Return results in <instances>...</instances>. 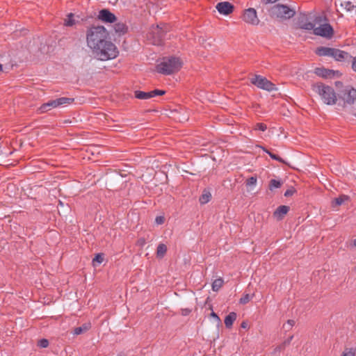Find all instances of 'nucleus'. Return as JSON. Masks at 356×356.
I'll return each mask as SVG.
<instances>
[{"mask_svg":"<svg viewBox=\"0 0 356 356\" xmlns=\"http://www.w3.org/2000/svg\"><path fill=\"white\" fill-rule=\"evenodd\" d=\"M293 336H291L289 337L286 340H285L284 342H283V346H286V345H289L291 340L293 339Z\"/></svg>","mask_w":356,"mask_h":356,"instance_id":"obj_40","label":"nucleus"},{"mask_svg":"<svg viewBox=\"0 0 356 356\" xmlns=\"http://www.w3.org/2000/svg\"><path fill=\"white\" fill-rule=\"evenodd\" d=\"M352 69L356 72V57L352 56Z\"/></svg>","mask_w":356,"mask_h":356,"instance_id":"obj_39","label":"nucleus"},{"mask_svg":"<svg viewBox=\"0 0 356 356\" xmlns=\"http://www.w3.org/2000/svg\"><path fill=\"white\" fill-rule=\"evenodd\" d=\"M341 356H355V351L350 349L348 352H343Z\"/></svg>","mask_w":356,"mask_h":356,"instance_id":"obj_37","label":"nucleus"},{"mask_svg":"<svg viewBox=\"0 0 356 356\" xmlns=\"http://www.w3.org/2000/svg\"><path fill=\"white\" fill-rule=\"evenodd\" d=\"M92 50L95 56L100 60L113 59L118 56L119 53L116 46L108 40Z\"/></svg>","mask_w":356,"mask_h":356,"instance_id":"obj_3","label":"nucleus"},{"mask_svg":"<svg viewBox=\"0 0 356 356\" xmlns=\"http://www.w3.org/2000/svg\"><path fill=\"white\" fill-rule=\"evenodd\" d=\"M98 19L106 23H114L117 20L116 16L106 8L99 11Z\"/></svg>","mask_w":356,"mask_h":356,"instance_id":"obj_13","label":"nucleus"},{"mask_svg":"<svg viewBox=\"0 0 356 356\" xmlns=\"http://www.w3.org/2000/svg\"><path fill=\"white\" fill-rule=\"evenodd\" d=\"M314 73L317 76L323 78H332L334 77L335 74H339V72L324 67H316L314 70Z\"/></svg>","mask_w":356,"mask_h":356,"instance_id":"obj_16","label":"nucleus"},{"mask_svg":"<svg viewBox=\"0 0 356 356\" xmlns=\"http://www.w3.org/2000/svg\"><path fill=\"white\" fill-rule=\"evenodd\" d=\"M337 104L343 107L351 105L356 101V89L351 86H344L337 94Z\"/></svg>","mask_w":356,"mask_h":356,"instance_id":"obj_7","label":"nucleus"},{"mask_svg":"<svg viewBox=\"0 0 356 356\" xmlns=\"http://www.w3.org/2000/svg\"><path fill=\"white\" fill-rule=\"evenodd\" d=\"M290 208L289 206L281 205L279 206L273 212V217L277 220H281L284 218V216L289 212Z\"/></svg>","mask_w":356,"mask_h":356,"instance_id":"obj_17","label":"nucleus"},{"mask_svg":"<svg viewBox=\"0 0 356 356\" xmlns=\"http://www.w3.org/2000/svg\"><path fill=\"white\" fill-rule=\"evenodd\" d=\"M277 0H262V2L265 4L275 3Z\"/></svg>","mask_w":356,"mask_h":356,"instance_id":"obj_46","label":"nucleus"},{"mask_svg":"<svg viewBox=\"0 0 356 356\" xmlns=\"http://www.w3.org/2000/svg\"><path fill=\"white\" fill-rule=\"evenodd\" d=\"M2 70H3V66H2V65L0 63V71H2Z\"/></svg>","mask_w":356,"mask_h":356,"instance_id":"obj_53","label":"nucleus"},{"mask_svg":"<svg viewBox=\"0 0 356 356\" xmlns=\"http://www.w3.org/2000/svg\"><path fill=\"white\" fill-rule=\"evenodd\" d=\"M135 97L139 99H149L150 95L149 92H143L140 90H136L134 92Z\"/></svg>","mask_w":356,"mask_h":356,"instance_id":"obj_25","label":"nucleus"},{"mask_svg":"<svg viewBox=\"0 0 356 356\" xmlns=\"http://www.w3.org/2000/svg\"><path fill=\"white\" fill-rule=\"evenodd\" d=\"M191 312V309L186 308V309H181V314L183 316H187Z\"/></svg>","mask_w":356,"mask_h":356,"instance_id":"obj_38","label":"nucleus"},{"mask_svg":"<svg viewBox=\"0 0 356 356\" xmlns=\"http://www.w3.org/2000/svg\"><path fill=\"white\" fill-rule=\"evenodd\" d=\"M211 197V194L210 193V192L204 191L202 195L200 197L199 201L200 204H204L209 202Z\"/></svg>","mask_w":356,"mask_h":356,"instance_id":"obj_24","label":"nucleus"},{"mask_svg":"<svg viewBox=\"0 0 356 356\" xmlns=\"http://www.w3.org/2000/svg\"><path fill=\"white\" fill-rule=\"evenodd\" d=\"M295 192H296V190L293 188H291L288 189V190H286L285 191L284 196L285 197L292 196L294 194Z\"/></svg>","mask_w":356,"mask_h":356,"instance_id":"obj_36","label":"nucleus"},{"mask_svg":"<svg viewBox=\"0 0 356 356\" xmlns=\"http://www.w3.org/2000/svg\"><path fill=\"white\" fill-rule=\"evenodd\" d=\"M138 243L140 245H143L145 243V239H140V240H138Z\"/></svg>","mask_w":356,"mask_h":356,"instance_id":"obj_48","label":"nucleus"},{"mask_svg":"<svg viewBox=\"0 0 356 356\" xmlns=\"http://www.w3.org/2000/svg\"><path fill=\"white\" fill-rule=\"evenodd\" d=\"M108 33L103 26H92L87 31L86 40L88 46L93 49L107 41Z\"/></svg>","mask_w":356,"mask_h":356,"instance_id":"obj_1","label":"nucleus"},{"mask_svg":"<svg viewBox=\"0 0 356 356\" xmlns=\"http://www.w3.org/2000/svg\"><path fill=\"white\" fill-rule=\"evenodd\" d=\"M104 261V254L102 253H98L95 255V258L92 259V262H97L99 264L102 263Z\"/></svg>","mask_w":356,"mask_h":356,"instance_id":"obj_33","label":"nucleus"},{"mask_svg":"<svg viewBox=\"0 0 356 356\" xmlns=\"http://www.w3.org/2000/svg\"><path fill=\"white\" fill-rule=\"evenodd\" d=\"M224 284V280L222 278L220 277L216 279L212 283V290L213 291H218L222 286Z\"/></svg>","mask_w":356,"mask_h":356,"instance_id":"obj_23","label":"nucleus"},{"mask_svg":"<svg viewBox=\"0 0 356 356\" xmlns=\"http://www.w3.org/2000/svg\"><path fill=\"white\" fill-rule=\"evenodd\" d=\"M170 27L167 24H157L152 26L147 34V39L154 45L161 46L166 38L167 33L170 31Z\"/></svg>","mask_w":356,"mask_h":356,"instance_id":"obj_5","label":"nucleus"},{"mask_svg":"<svg viewBox=\"0 0 356 356\" xmlns=\"http://www.w3.org/2000/svg\"><path fill=\"white\" fill-rule=\"evenodd\" d=\"M149 95H150L149 98L156 96L155 90L149 92Z\"/></svg>","mask_w":356,"mask_h":356,"instance_id":"obj_47","label":"nucleus"},{"mask_svg":"<svg viewBox=\"0 0 356 356\" xmlns=\"http://www.w3.org/2000/svg\"><path fill=\"white\" fill-rule=\"evenodd\" d=\"M263 150L268 154V152H270L268 149H267L265 147H263Z\"/></svg>","mask_w":356,"mask_h":356,"instance_id":"obj_49","label":"nucleus"},{"mask_svg":"<svg viewBox=\"0 0 356 356\" xmlns=\"http://www.w3.org/2000/svg\"><path fill=\"white\" fill-rule=\"evenodd\" d=\"M313 33L316 35L330 39L333 37L334 32L332 26L330 24L325 23L318 27H314Z\"/></svg>","mask_w":356,"mask_h":356,"instance_id":"obj_11","label":"nucleus"},{"mask_svg":"<svg viewBox=\"0 0 356 356\" xmlns=\"http://www.w3.org/2000/svg\"><path fill=\"white\" fill-rule=\"evenodd\" d=\"M155 91H156V95H163L166 93V91L163 90L156 89Z\"/></svg>","mask_w":356,"mask_h":356,"instance_id":"obj_41","label":"nucleus"},{"mask_svg":"<svg viewBox=\"0 0 356 356\" xmlns=\"http://www.w3.org/2000/svg\"><path fill=\"white\" fill-rule=\"evenodd\" d=\"M252 297L249 294H245L239 300V302L242 305L247 304L251 300Z\"/></svg>","mask_w":356,"mask_h":356,"instance_id":"obj_30","label":"nucleus"},{"mask_svg":"<svg viewBox=\"0 0 356 356\" xmlns=\"http://www.w3.org/2000/svg\"><path fill=\"white\" fill-rule=\"evenodd\" d=\"M241 327L243 329H247L248 327V324L247 321H243L241 324Z\"/></svg>","mask_w":356,"mask_h":356,"instance_id":"obj_45","label":"nucleus"},{"mask_svg":"<svg viewBox=\"0 0 356 356\" xmlns=\"http://www.w3.org/2000/svg\"><path fill=\"white\" fill-rule=\"evenodd\" d=\"M167 252V246L163 243L159 244L156 249V257L158 258H163Z\"/></svg>","mask_w":356,"mask_h":356,"instance_id":"obj_22","label":"nucleus"},{"mask_svg":"<svg viewBox=\"0 0 356 356\" xmlns=\"http://www.w3.org/2000/svg\"><path fill=\"white\" fill-rule=\"evenodd\" d=\"M315 53L318 56H330L340 62L350 61L352 58V56L346 51L327 47H319L316 49Z\"/></svg>","mask_w":356,"mask_h":356,"instance_id":"obj_6","label":"nucleus"},{"mask_svg":"<svg viewBox=\"0 0 356 356\" xmlns=\"http://www.w3.org/2000/svg\"><path fill=\"white\" fill-rule=\"evenodd\" d=\"M270 12L271 16L284 19H290L296 14V12L288 6L280 3L273 6Z\"/></svg>","mask_w":356,"mask_h":356,"instance_id":"obj_9","label":"nucleus"},{"mask_svg":"<svg viewBox=\"0 0 356 356\" xmlns=\"http://www.w3.org/2000/svg\"><path fill=\"white\" fill-rule=\"evenodd\" d=\"M182 67V62L178 57H165L163 60L156 66L159 73L165 75L172 74L178 72Z\"/></svg>","mask_w":356,"mask_h":356,"instance_id":"obj_4","label":"nucleus"},{"mask_svg":"<svg viewBox=\"0 0 356 356\" xmlns=\"http://www.w3.org/2000/svg\"><path fill=\"white\" fill-rule=\"evenodd\" d=\"M211 316L214 318L215 319H216V321L218 322H220V319L219 316L214 312H212L211 313Z\"/></svg>","mask_w":356,"mask_h":356,"instance_id":"obj_42","label":"nucleus"},{"mask_svg":"<svg viewBox=\"0 0 356 356\" xmlns=\"http://www.w3.org/2000/svg\"><path fill=\"white\" fill-rule=\"evenodd\" d=\"M285 346H283V343H282V345H280V346H279V349H280V350H281V349L284 348Z\"/></svg>","mask_w":356,"mask_h":356,"instance_id":"obj_51","label":"nucleus"},{"mask_svg":"<svg viewBox=\"0 0 356 356\" xmlns=\"http://www.w3.org/2000/svg\"><path fill=\"white\" fill-rule=\"evenodd\" d=\"M250 82L259 88L266 90L269 92L275 89V84L268 81L266 77L261 75H254L251 78Z\"/></svg>","mask_w":356,"mask_h":356,"instance_id":"obj_10","label":"nucleus"},{"mask_svg":"<svg viewBox=\"0 0 356 356\" xmlns=\"http://www.w3.org/2000/svg\"><path fill=\"white\" fill-rule=\"evenodd\" d=\"M287 324L289 325V329H291L295 325V321L289 319L287 321Z\"/></svg>","mask_w":356,"mask_h":356,"instance_id":"obj_43","label":"nucleus"},{"mask_svg":"<svg viewBox=\"0 0 356 356\" xmlns=\"http://www.w3.org/2000/svg\"><path fill=\"white\" fill-rule=\"evenodd\" d=\"M216 8L220 14L228 15L234 11V7L228 1H221L217 3Z\"/></svg>","mask_w":356,"mask_h":356,"instance_id":"obj_14","label":"nucleus"},{"mask_svg":"<svg viewBox=\"0 0 356 356\" xmlns=\"http://www.w3.org/2000/svg\"><path fill=\"white\" fill-rule=\"evenodd\" d=\"M237 317L236 312H230L225 318V325L227 328H231Z\"/></svg>","mask_w":356,"mask_h":356,"instance_id":"obj_19","label":"nucleus"},{"mask_svg":"<svg viewBox=\"0 0 356 356\" xmlns=\"http://www.w3.org/2000/svg\"><path fill=\"white\" fill-rule=\"evenodd\" d=\"M268 154L270 156V157L273 159V160H275V161H277L280 163H285V161H284V159H282L280 156L277 155V154H275L272 152H268Z\"/></svg>","mask_w":356,"mask_h":356,"instance_id":"obj_31","label":"nucleus"},{"mask_svg":"<svg viewBox=\"0 0 356 356\" xmlns=\"http://www.w3.org/2000/svg\"><path fill=\"white\" fill-rule=\"evenodd\" d=\"M255 130H260L261 131H265L267 129V126L264 123H257L254 126Z\"/></svg>","mask_w":356,"mask_h":356,"instance_id":"obj_32","label":"nucleus"},{"mask_svg":"<svg viewBox=\"0 0 356 356\" xmlns=\"http://www.w3.org/2000/svg\"><path fill=\"white\" fill-rule=\"evenodd\" d=\"M312 90L317 93L327 105H334L337 102V93L330 86L317 82L312 86Z\"/></svg>","mask_w":356,"mask_h":356,"instance_id":"obj_2","label":"nucleus"},{"mask_svg":"<svg viewBox=\"0 0 356 356\" xmlns=\"http://www.w3.org/2000/svg\"><path fill=\"white\" fill-rule=\"evenodd\" d=\"M257 179L256 176L250 177L245 181L246 186H254L257 184Z\"/></svg>","mask_w":356,"mask_h":356,"instance_id":"obj_29","label":"nucleus"},{"mask_svg":"<svg viewBox=\"0 0 356 356\" xmlns=\"http://www.w3.org/2000/svg\"><path fill=\"white\" fill-rule=\"evenodd\" d=\"M282 182L280 180L271 179L269 181L268 188L269 190L273 191L275 188H279L282 186Z\"/></svg>","mask_w":356,"mask_h":356,"instance_id":"obj_26","label":"nucleus"},{"mask_svg":"<svg viewBox=\"0 0 356 356\" xmlns=\"http://www.w3.org/2000/svg\"><path fill=\"white\" fill-rule=\"evenodd\" d=\"M38 346L40 348H47L49 346V341L46 339H42L38 341Z\"/></svg>","mask_w":356,"mask_h":356,"instance_id":"obj_34","label":"nucleus"},{"mask_svg":"<svg viewBox=\"0 0 356 356\" xmlns=\"http://www.w3.org/2000/svg\"><path fill=\"white\" fill-rule=\"evenodd\" d=\"M74 98L60 97L56 99L50 100L47 103L42 104L38 109L39 113H44L51 110L52 108H56L63 105H68L74 102Z\"/></svg>","mask_w":356,"mask_h":356,"instance_id":"obj_8","label":"nucleus"},{"mask_svg":"<svg viewBox=\"0 0 356 356\" xmlns=\"http://www.w3.org/2000/svg\"><path fill=\"white\" fill-rule=\"evenodd\" d=\"M353 245L355 247H356V238L353 241Z\"/></svg>","mask_w":356,"mask_h":356,"instance_id":"obj_52","label":"nucleus"},{"mask_svg":"<svg viewBox=\"0 0 356 356\" xmlns=\"http://www.w3.org/2000/svg\"><path fill=\"white\" fill-rule=\"evenodd\" d=\"M165 222V218L162 216H156L155 219V222L157 225H162Z\"/></svg>","mask_w":356,"mask_h":356,"instance_id":"obj_35","label":"nucleus"},{"mask_svg":"<svg viewBox=\"0 0 356 356\" xmlns=\"http://www.w3.org/2000/svg\"><path fill=\"white\" fill-rule=\"evenodd\" d=\"M91 328L90 323H85L81 326L75 327L72 332L74 335H79L86 332Z\"/></svg>","mask_w":356,"mask_h":356,"instance_id":"obj_18","label":"nucleus"},{"mask_svg":"<svg viewBox=\"0 0 356 356\" xmlns=\"http://www.w3.org/2000/svg\"><path fill=\"white\" fill-rule=\"evenodd\" d=\"M298 27L301 29L311 31L314 29V24L308 21V18L305 15H301L297 22Z\"/></svg>","mask_w":356,"mask_h":356,"instance_id":"obj_15","label":"nucleus"},{"mask_svg":"<svg viewBox=\"0 0 356 356\" xmlns=\"http://www.w3.org/2000/svg\"><path fill=\"white\" fill-rule=\"evenodd\" d=\"M335 86L337 88H343L344 86H343V83L341 81H337L335 82Z\"/></svg>","mask_w":356,"mask_h":356,"instance_id":"obj_44","label":"nucleus"},{"mask_svg":"<svg viewBox=\"0 0 356 356\" xmlns=\"http://www.w3.org/2000/svg\"><path fill=\"white\" fill-rule=\"evenodd\" d=\"M341 6L348 12L353 11L355 8H356V6H355L351 1H349L341 3Z\"/></svg>","mask_w":356,"mask_h":356,"instance_id":"obj_28","label":"nucleus"},{"mask_svg":"<svg viewBox=\"0 0 356 356\" xmlns=\"http://www.w3.org/2000/svg\"><path fill=\"white\" fill-rule=\"evenodd\" d=\"M243 19L248 24L252 25H257L259 22V19L257 15V11L254 8H248L244 11Z\"/></svg>","mask_w":356,"mask_h":356,"instance_id":"obj_12","label":"nucleus"},{"mask_svg":"<svg viewBox=\"0 0 356 356\" xmlns=\"http://www.w3.org/2000/svg\"><path fill=\"white\" fill-rule=\"evenodd\" d=\"M114 29L116 33L122 35L127 32L128 27L125 24L122 22H119L114 24Z\"/></svg>","mask_w":356,"mask_h":356,"instance_id":"obj_21","label":"nucleus"},{"mask_svg":"<svg viewBox=\"0 0 356 356\" xmlns=\"http://www.w3.org/2000/svg\"><path fill=\"white\" fill-rule=\"evenodd\" d=\"M117 356H126V355L124 353H120Z\"/></svg>","mask_w":356,"mask_h":356,"instance_id":"obj_50","label":"nucleus"},{"mask_svg":"<svg viewBox=\"0 0 356 356\" xmlns=\"http://www.w3.org/2000/svg\"><path fill=\"white\" fill-rule=\"evenodd\" d=\"M74 14L69 13L67 16V19L64 21V25L66 26H72L75 24V20L74 19Z\"/></svg>","mask_w":356,"mask_h":356,"instance_id":"obj_27","label":"nucleus"},{"mask_svg":"<svg viewBox=\"0 0 356 356\" xmlns=\"http://www.w3.org/2000/svg\"><path fill=\"white\" fill-rule=\"evenodd\" d=\"M349 197L346 195H341L338 197H336L332 201V207L335 208L341 206L345 201H347Z\"/></svg>","mask_w":356,"mask_h":356,"instance_id":"obj_20","label":"nucleus"}]
</instances>
